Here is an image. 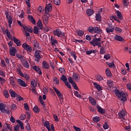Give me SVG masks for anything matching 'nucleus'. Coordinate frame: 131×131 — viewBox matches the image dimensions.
Wrapping results in <instances>:
<instances>
[{"label":"nucleus","mask_w":131,"mask_h":131,"mask_svg":"<svg viewBox=\"0 0 131 131\" xmlns=\"http://www.w3.org/2000/svg\"><path fill=\"white\" fill-rule=\"evenodd\" d=\"M114 39L115 40H117V41H124V38H123L122 36H120V35H116L115 37H114Z\"/></svg>","instance_id":"nucleus-14"},{"label":"nucleus","mask_w":131,"mask_h":131,"mask_svg":"<svg viewBox=\"0 0 131 131\" xmlns=\"http://www.w3.org/2000/svg\"><path fill=\"white\" fill-rule=\"evenodd\" d=\"M10 83L12 85V86H14L15 85V81H14V78L13 77L10 78Z\"/></svg>","instance_id":"nucleus-42"},{"label":"nucleus","mask_w":131,"mask_h":131,"mask_svg":"<svg viewBox=\"0 0 131 131\" xmlns=\"http://www.w3.org/2000/svg\"><path fill=\"white\" fill-rule=\"evenodd\" d=\"M96 79L99 81H101V80H103V77L101 76V75L96 76Z\"/></svg>","instance_id":"nucleus-48"},{"label":"nucleus","mask_w":131,"mask_h":131,"mask_svg":"<svg viewBox=\"0 0 131 131\" xmlns=\"http://www.w3.org/2000/svg\"><path fill=\"white\" fill-rule=\"evenodd\" d=\"M51 43L52 46H54V45H55V44H56V43L58 44V41H57V40H56V39H54L53 38V36H51Z\"/></svg>","instance_id":"nucleus-31"},{"label":"nucleus","mask_w":131,"mask_h":131,"mask_svg":"<svg viewBox=\"0 0 131 131\" xmlns=\"http://www.w3.org/2000/svg\"><path fill=\"white\" fill-rule=\"evenodd\" d=\"M115 31L116 32H117L118 33H121L122 32V29H121V28H118V27H116L115 28Z\"/></svg>","instance_id":"nucleus-56"},{"label":"nucleus","mask_w":131,"mask_h":131,"mask_svg":"<svg viewBox=\"0 0 131 131\" xmlns=\"http://www.w3.org/2000/svg\"><path fill=\"white\" fill-rule=\"evenodd\" d=\"M7 19L8 20L9 24H12L13 19L11 16H9V18H7Z\"/></svg>","instance_id":"nucleus-61"},{"label":"nucleus","mask_w":131,"mask_h":131,"mask_svg":"<svg viewBox=\"0 0 131 131\" xmlns=\"http://www.w3.org/2000/svg\"><path fill=\"white\" fill-rule=\"evenodd\" d=\"M107 33H113L114 31V27L112 24H108V27L105 29Z\"/></svg>","instance_id":"nucleus-5"},{"label":"nucleus","mask_w":131,"mask_h":131,"mask_svg":"<svg viewBox=\"0 0 131 131\" xmlns=\"http://www.w3.org/2000/svg\"><path fill=\"white\" fill-rule=\"evenodd\" d=\"M4 105L3 103H0V111H2V113H4Z\"/></svg>","instance_id":"nucleus-52"},{"label":"nucleus","mask_w":131,"mask_h":131,"mask_svg":"<svg viewBox=\"0 0 131 131\" xmlns=\"http://www.w3.org/2000/svg\"><path fill=\"white\" fill-rule=\"evenodd\" d=\"M86 13L88 16H91L94 14V11L92 9H90L87 10Z\"/></svg>","instance_id":"nucleus-27"},{"label":"nucleus","mask_w":131,"mask_h":131,"mask_svg":"<svg viewBox=\"0 0 131 131\" xmlns=\"http://www.w3.org/2000/svg\"><path fill=\"white\" fill-rule=\"evenodd\" d=\"M46 9H47L48 11H52V6L51 4H48L47 6L46 7Z\"/></svg>","instance_id":"nucleus-36"},{"label":"nucleus","mask_w":131,"mask_h":131,"mask_svg":"<svg viewBox=\"0 0 131 131\" xmlns=\"http://www.w3.org/2000/svg\"><path fill=\"white\" fill-rule=\"evenodd\" d=\"M38 10L40 12V13H42V12H43L44 10V8L42 6H39L38 7Z\"/></svg>","instance_id":"nucleus-59"},{"label":"nucleus","mask_w":131,"mask_h":131,"mask_svg":"<svg viewBox=\"0 0 131 131\" xmlns=\"http://www.w3.org/2000/svg\"><path fill=\"white\" fill-rule=\"evenodd\" d=\"M17 83L19 84L20 86L23 87H26L27 86L26 83L24 80H21L20 78H18L17 80Z\"/></svg>","instance_id":"nucleus-8"},{"label":"nucleus","mask_w":131,"mask_h":131,"mask_svg":"<svg viewBox=\"0 0 131 131\" xmlns=\"http://www.w3.org/2000/svg\"><path fill=\"white\" fill-rule=\"evenodd\" d=\"M19 128H20L19 125L17 124L16 126H14V129L15 131H19Z\"/></svg>","instance_id":"nucleus-62"},{"label":"nucleus","mask_w":131,"mask_h":131,"mask_svg":"<svg viewBox=\"0 0 131 131\" xmlns=\"http://www.w3.org/2000/svg\"><path fill=\"white\" fill-rule=\"evenodd\" d=\"M42 66L45 69H49V68L50 67L49 63L46 61H43Z\"/></svg>","instance_id":"nucleus-26"},{"label":"nucleus","mask_w":131,"mask_h":131,"mask_svg":"<svg viewBox=\"0 0 131 131\" xmlns=\"http://www.w3.org/2000/svg\"><path fill=\"white\" fill-rule=\"evenodd\" d=\"M23 28H24V30L29 32L30 33H32L33 32V30L32 29H31L30 28L27 27L26 26H24V27H23Z\"/></svg>","instance_id":"nucleus-32"},{"label":"nucleus","mask_w":131,"mask_h":131,"mask_svg":"<svg viewBox=\"0 0 131 131\" xmlns=\"http://www.w3.org/2000/svg\"><path fill=\"white\" fill-rule=\"evenodd\" d=\"M94 32L98 34H101L102 33V31L99 27H94Z\"/></svg>","instance_id":"nucleus-20"},{"label":"nucleus","mask_w":131,"mask_h":131,"mask_svg":"<svg viewBox=\"0 0 131 131\" xmlns=\"http://www.w3.org/2000/svg\"><path fill=\"white\" fill-rule=\"evenodd\" d=\"M95 18H96V20L98 21H100L101 20V17L100 14H96Z\"/></svg>","instance_id":"nucleus-37"},{"label":"nucleus","mask_w":131,"mask_h":131,"mask_svg":"<svg viewBox=\"0 0 131 131\" xmlns=\"http://www.w3.org/2000/svg\"><path fill=\"white\" fill-rule=\"evenodd\" d=\"M105 73L106 76L109 77V78H111L112 76V72H111L110 70L108 68H107L105 70Z\"/></svg>","instance_id":"nucleus-24"},{"label":"nucleus","mask_w":131,"mask_h":131,"mask_svg":"<svg viewBox=\"0 0 131 131\" xmlns=\"http://www.w3.org/2000/svg\"><path fill=\"white\" fill-rule=\"evenodd\" d=\"M107 84L110 88L114 87V82L111 80L107 81Z\"/></svg>","instance_id":"nucleus-35"},{"label":"nucleus","mask_w":131,"mask_h":131,"mask_svg":"<svg viewBox=\"0 0 131 131\" xmlns=\"http://www.w3.org/2000/svg\"><path fill=\"white\" fill-rule=\"evenodd\" d=\"M73 79L75 81H78L79 80V75L77 74V73H74L73 74Z\"/></svg>","instance_id":"nucleus-16"},{"label":"nucleus","mask_w":131,"mask_h":131,"mask_svg":"<svg viewBox=\"0 0 131 131\" xmlns=\"http://www.w3.org/2000/svg\"><path fill=\"white\" fill-rule=\"evenodd\" d=\"M116 14H117V15L119 19L120 20H122L123 17L122 15V13L119 11L117 10V11H116Z\"/></svg>","instance_id":"nucleus-29"},{"label":"nucleus","mask_w":131,"mask_h":131,"mask_svg":"<svg viewBox=\"0 0 131 131\" xmlns=\"http://www.w3.org/2000/svg\"><path fill=\"white\" fill-rule=\"evenodd\" d=\"M126 113L123 111H121L118 113L119 117L121 119L125 120Z\"/></svg>","instance_id":"nucleus-6"},{"label":"nucleus","mask_w":131,"mask_h":131,"mask_svg":"<svg viewBox=\"0 0 131 131\" xmlns=\"http://www.w3.org/2000/svg\"><path fill=\"white\" fill-rule=\"evenodd\" d=\"M88 31L90 32V33H94V28L93 27H89L88 28Z\"/></svg>","instance_id":"nucleus-60"},{"label":"nucleus","mask_w":131,"mask_h":131,"mask_svg":"<svg viewBox=\"0 0 131 131\" xmlns=\"http://www.w3.org/2000/svg\"><path fill=\"white\" fill-rule=\"evenodd\" d=\"M16 48L14 47H12L10 48V55L12 56H16Z\"/></svg>","instance_id":"nucleus-11"},{"label":"nucleus","mask_w":131,"mask_h":131,"mask_svg":"<svg viewBox=\"0 0 131 131\" xmlns=\"http://www.w3.org/2000/svg\"><path fill=\"white\" fill-rule=\"evenodd\" d=\"M121 101L123 102L126 101H127V98L126 96V95L124 93H123L122 96H121Z\"/></svg>","instance_id":"nucleus-33"},{"label":"nucleus","mask_w":131,"mask_h":131,"mask_svg":"<svg viewBox=\"0 0 131 131\" xmlns=\"http://www.w3.org/2000/svg\"><path fill=\"white\" fill-rule=\"evenodd\" d=\"M53 81L55 82V84L56 85L59 84V79H58L57 77H54L53 79Z\"/></svg>","instance_id":"nucleus-50"},{"label":"nucleus","mask_w":131,"mask_h":131,"mask_svg":"<svg viewBox=\"0 0 131 131\" xmlns=\"http://www.w3.org/2000/svg\"><path fill=\"white\" fill-rule=\"evenodd\" d=\"M105 48L101 47L100 51V55H104L105 53Z\"/></svg>","instance_id":"nucleus-40"},{"label":"nucleus","mask_w":131,"mask_h":131,"mask_svg":"<svg viewBox=\"0 0 131 131\" xmlns=\"http://www.w3.org/2000/svg\"><path fill=\"white\" fill-rule=\"evenodd\" d=\"M23 65L24 67L27 69H29V64L28 62V61L25 59L22 62Z\"/></svg>","instance_id":"nucleus-18"},{"label":"nucleus","mask_w":131,"mask_h":131,"mask_svg":"<svg viewBox=\"0 0 131 131\" xmlns=\"http://www.w3.org/2000/svg\"><path fill=\"white\" fill-rule=\"evenodd\" d=\"M28 18L29 20L30 21H31V23H32V24L34 25H36V20H35V19H34V18L32 16L29 15L28 16Z\"/></svg>","instance_id":"nucleus-17"},{"label":"nucleus","mask_w":131,"mask_h":131,"mask_svg":"<svg viewBox=\"0 0 131 131\" xmlns=\"http://www.w3.org/2000/svg\"><path fill=\"white\" fill-rule=\"evenodd\" d=\"M9 93L10 94V95H11V97H12V98L17 97V95H18L16 92H14L12 90H10L9 91Z\"/></svg>","instance_id":"nucleus-21"},{"label":"nucleus","mask_w":131,"mask_h":131,"mask_svg":"<svg viewBox=\"0 0 131 131\" xmlns=\"http://www.w3.org/2000/svg\"><path fill=\"white\" fill-rule=\"evenodd\" d=\"M53 90L55 91V93H56V95L57 97L59 99V101L61 103L63 102V95L61 93L58 89H57L56 87H53Z\"/></svg>","instance_id":"nucleus-2"},{"label":"nucleus","mask_w":131,"mask_h":131,"mask_svg":"<svg viewBox=\"0 0 131 131\" xmlns=\"http://www.w3.org/2000/svg\"><path fill=\"white\" fill-rule=\"evenodd\" d=\"M33 69L35 70V72H37L39 75H41L42 74V71L40 68H39L37 66H33L32 67Z\"/></svg>","instance_id":"nucleus-7"},{"label":"nucleus","mask_w":131,"mask_h":131,"mask_svg":"<svg viewBox=\"0 0 131 131\" xmlns=\"http://www.w3.org/2000/svg\"><path fill=\"white\" fill-rule=\"evenodd\" d=\"M126 87L128 90L131 91V83H128L126 84Z\"/></svg>","instance_id":"nucleus-64"},{"label":"nucleus","mask_w":131,"mask_h":131,"mask_svg":"<svg viewBox=\"0 0 131 131\" xmlns=\"http://www.w3.org/2000/svg\"><path fill=\"white\" fill-rule=\"evenodd\" d=\"M108 127H109V126L107 124V122H104V124H103V128L105 129H106L108 128Z\"/></svg>","instance_id":"nucleus-63"},{"label":"nucleus","mask_w":131,"mask_h":131,"mask_svg":"<svg viewBox=\"0 0 131 131\" xmlns=\"http://www.w3.org/2000/svg\"><path fill=\"white\" fill-rule=\"evenodd\" d=\"M54 3L57 6H59L61 4L60 0H54Z\"/></svg>","instance_id":"nucleus-49"},{"label":"nucleus","mask_w":131,"mask_h":131,"mask_svg":"<svg viewBox=\"0 0 131 131\" xmlns=\"http://www.w3.org/2000/svg\"><path fill=\"white\" fill-rule=\"evenodd\" d=\"M34 112L35 113H38L40 112V108H38L37 106H34L33 107Z\"/></svg>","instance_id":"nucleus-43"},{"label":"nucleus","mask_w":131,"mask_h":131,"mask_svg":"<svg viewBox=\"0 0 131 131\" xmlns=\"http://www.w3.org/2000/svg\"><path fill=\"white\" fill-rule=\"evenodd\" d=\"M22 47L23 48V49L26 50V51L31 53V51H32V48L31 46H30L29 45H28L27 43H26V42H24L23 45H22Z\"/></svg>","instance_id":"nucleus-4"},{"label":"nucleus","mask_w":131,"mask_h":131,"mask_svg":"<svg viewBox=\"0 0 131 131\" xmlns=\"http://www.w3.org/2000/svg\"><path fill=\"white\" fill-rule=\"evenodd\" d=\"M74 95L75 96H76L77 98H82V96L79 94V93L77 91H74Z\"/></svg>","instance_id":"nucleus-41"},{"label":"nucleus","mask_w":131,"mask_h":131,"mask_svg":"<svg viewBox=\"0 0 131 131\" xmlns=\"http://www.w3.org/2000/svg\"><path fill=\"white\" fill-rule=\"evenodd\" d=\"M76 33L79 35V36H80V37L83 36V35L84 34V32L82 30H77L76 31Z\"/></svg>","instance_id":"nucleus-30"},{"label":"nucleus","mask_w":131,"mask_h":131,"mask_svg":"<svg viewBox=\"0 0 131 131\" xmlns=\"http://www.w3.org/2000/svg\"><path fill=\"white\" fill-rule=\"evenodd\" d=\"M89 99L90 102L92 103V105H96V101L94 98L90 97L89 98Z\"/></svg>","instance_id":"nucleus-28"},{"label":"nucleus","mask_w":131,"mask_h":131,"mask_svg":"<svg viewBox=\"0 0 131 131\" xmlns=\"http://www.w3.org/2000/svg\"><path fill=\"white\" fill-rule=\"evenodd\" d=\"M16 57L20 59V61L22 62L23 60L25 59L23 55H16Z\"/></svg>","instance_id":"nucleus-46"},{"label":"nucleus","mask_w":131,"mask_h":131,"mask_svg":"<svg viewBox=\"0 0 131 131\" xmlns=\"http://www.w3.org/2000/svg\"><path fill=\"white\" fill-rule=\"evenodd\" d=\"M16 98L18 101H24V99L20 95L17 94Z\"/></svg>","instance_id":"nucleus-47"},{"label":"nucleus","mask_w":131,"mask_h":131,"mask_svg":"<svg viewBox=\"0 0 131 131\" xmlns=\"http://www.w3.org/2000/svg\"><path fill=\"white\" fill-rule=\"evenodd\" d=\"M33 31H34V33L35 34H38V35H39V34H40L39 29V28H38V27H36V26H35L34 27Z\"/></svg>","instance_id":"nucleus-22"},{"label":"nucleus","mask_w":131,"mask_h":131,"mask_svg":"<svg viewBox=\"0 0 131 131\" xmlns=\"http://www.w3.org/2000/svg\"><path fill=\"white\" fill-rule=\"evenodd\" d=\"M42 21L45 25H47L49 21V16L44 15L42 16Z\"/></svg>","instance_id":"nucleus-13"},{"label":"nucleus","mask_w":131,"mask_h":131,"mask_svg":"<svg viewBox=\"0 0 131 131\" xmlns=\"http://www.w3.org/2000/svg\"><path fill=\"white\" fill-rule=\"evenodd\" d=\"M114 93L115 95L118 97V98H121L122 97V95L123 93V92H120L119 90L116 89L114 90Z\"/></svg>","instance_id":"nucleus-9"},{"label":"nucleus","mask_w":131,"mask_h":131,"mask_svg":"<svg viewBox=\"0 0 131 131\" xmlns=\"http://www.w3.org/2000/svg\"><path fill=\"white\" fill-rule=\"evenodd\" d=\"M13 40L14 42L16 44V45L18 47L21 46V41L20 40L16 39V37L13 36Z\"/></svg>","instance_id":"nucleus-12"},{"label":"nucleus","mask_w":131,"mask_h":131,"mask_svg":"<svg viewBox=\"0 0 131 131\" xmlns=\"http://www.w3.org/2000/svg\"><path fill=\"white\" fill-rule=\"evenodd\" d=\"M44 126L48 128L50 126V123L48 121H45L44 123Z\"/></svg>","instance_id":"nucleus-53"},{"label":"nucleus","mask_w":131,"mask_h":131,"mask_svg":"<svg viewBox=\"0 0 131 131\" xmlns=\"http://www.w3.org/2000/svg\"><path fill=\"white\" fill-rule=\"evenodd\" d=\"M60 80H62L65 83V82H66V81H68V78L65 75H63L60 77Z\"/></svg>","instance_id":"nucleus-34"},{"label":"nucleus","mask_w":131,"mask_h":131,"mask_svg":"<svg viewBox=\"0 0 131 131\" xmlns=\"http://www.w3.org/2000/svg\"><path fill=\"white\" fill-rule=\"evenodd\" d=\"M97 107L98 111V113L100 114H104L106 113L105 110L102 108L101 106L98 105Z\"/></svg>","instance_id":"nucleus-15"},{"label":"nucleus","mask_w":131,"mask_h":131,"mask_svg":"<svg viewBox=\"0 0 131 131\" xmlns=\"http://www.w3.org/2000/svg\"><path fill=\"white\" fill-rule=\"evenodd\" d=\"M35 57L37 58V59H35V61H37L38 62L39 61V60H40V59L41 58L40 54L36 55V56H35Z\"/></svg>","instance_id":"nucleus-54"},{"label":"nucleus","mask_w":131,"mask_h":131,"mask_svg":"<svg viewBox=\"0 0 131 131\" xmlns=\"http://www.w3.org/2000/svg\"><path fill=\"white\" fill-rule=\"evenodd\" d=\"M51 28L50 27H45V28H42V31H44L45 33L48 32L50 31Z\"/></svg>","instance_id":"nucleus-39"},{"label":"nucleus","mask_w":131,"mask_h":131,"mask_svg":"<svg viewBox=\"0 0 131 131\" xmlns=\"http://www.w3.org/2000/svg\"><path fill=\"white\" fill-rule=\"evenodd\" d=\"M39 102H40L41 104H42L44 106V111H46V105L44 101L42 100V96L40 95L39 96Z\"/></svg>","instance_id":"nucleus-25"},{"label":"nucleus","mask_w":131,"mask_h":131,"mask_svg":"<svg viewBox=\"0 0 131 131\" xmlns=\"http://www.w3.org/2000/svg\"><path fill=\"white\" fill-rule=\"evenodd\" d=\"M37 26L39 28V29H40V30H42V23L41 19L38 20V21L37 23Z\"/></svg>","instance_id":"nucleus-19"},{"label":"nucleus","mask_w":131,"mask_h":131,"mask_svg":"<svg viewBox=\"0 0 131 131\" xmlns=\"http://www.w3.org/2000/svg\"><path fill=\"white\" fill-rule=\"evenodd\" d=\"M26 127L28 131L31 130V128L29 123H27Z\"/></svg>","instance_id":"nucleus-57"},{"label":"nucleus","mask_w":131,"mask_h":131,"mask_svg":"<svg viewBox=\"0 0 131 131\" xmlns=\"http://www.w3.org/2000/svg\"><path fill=\"white\" fill-rule=\"evenodd\" d=\"M93 85L97 89V90L98 91H101L102 90L101 86L100 84H98L96 82H94L93 83Z\"/></svg>","instance_id":"nucleus-23"},{"label":"nucleus","mask_w":131,"mask_h":131,"mask_svg":"<svg viewBox=\"0 0 131 131\" xmlns=\"http://www.w3.org/2000/svg\"><path fill=\"white\" fill-rule=\"evenodd\" d=\"M90 42L91 45H92V46L96 47V46H98V43L99 42H98V41L97 40V37H94V38H93V39H92V40Z\"/></svg>","instance_id":"nucleus-10"},{"label":"nucleus","mask_w":131,"mask_h":131,"mask_svg":"<svg viewBox=\"0 0 131 131\" xmlns=\"http://www.w3.org/2000/svg\"><path fill=\"white\" fill-rule=\"evenodd\" d=\"M4 96L7 98H8L10 96L9 92H8V91L7 90H4Z\"/></svg>","instance_id":"nucleus-38"},{"label":"nucleus","mask_w":131,"mask_h":131,"mask_svg":"<svg viewBox=\"0 0 131 131\" xmlns=\"http://www.w3.org/2000/svg\"><path fill=\"white\" fill-rule=\"evenodd\" d=\"M123 3L125 7L128 6V0H123Z\"/></svg>","instance_id":"nucleus-58"},{"label":"nucleus","mask_w":131,"mask_h":131,"mask_svg":"<svg viewBox=\"0 0 131 131\" xmlns=\"http://www.w3.org/2000/svg\"><path fill=\"white\" fill-rule=\"evenodd\" d=\"M72 85L75 89V90L79 91V89L75 82L72 84Z\"/></svg>","instance_id":"nucleus-51"},{"label":"nucleus","mask_w":131,"mask_h":131,"mask_svg":"<svg viewBox=\"0 0 131 131\" xmlns=\"http://www.w3.org/2000/svg\"><path fill=\"white\" fill-rule=\"evenodd\" d=\"M31 85L33 88H35L37 86V83L35 80L32 81L31 82Z\"/></svg>","instance_id":"nucleus-45"},{"label":"nucleus","mask_w":131,"mask_h":131,"mask_svg":"<svg viewBox=\"0 0 131 131\" xmlns=\"http://www.w3.org/2000/svg\"><path fill=\"white\" fill-rule=\"evenodd\" d=\"M17 72L20 76L25 78L27 80H29L30 79L29 76L27 74H24L20 69H17Z\"/></svg>","instance_id":"nucleus-3"},{"label":"nucleus","mask_w":131,"mask_h":131,"mask_svg":"<svg viewBox=\"0 0 131 131\" xmlns=\"http://www.w3.org/2000/svg\"><path fill=\"white\" fill-rule=\"evenodd\" d=\"M112 19H114L115 21L118 22L119 23H121L120 20L116 16H112Z\"/></svg>","instance_id":"nucleus-55"},{"label":"nucleus","mask_w":131,"mask_h":131,"mask_svg":"<svg viewBox=\"0 0 131 131\" xmlns=\"http://www.w3.org/2000/svg\"><path fill=\"white\" fill-rule=\"evenodd\" d=\"M53 33L55 36H57L58 37L66 38L64 32L59 29H56L55 30H54Z\"/></svg>","instance_id":"nucleus-1"},{"label":"nucleus","mask_w":131,"mask_h":131,"mask_svg":"<svg viewBox=\"0 0 131 131\" xmlns=\"http://www.w3.org/2000/svg\"><path fill=\"white\" fill-rule=\"evenodd\" d=\"M92 120L95 122H98L100 121V118L99 117L96 116L93 117V118H92Z\"/></svg>","instance_id":"nucleus-44"}]
</instances>
